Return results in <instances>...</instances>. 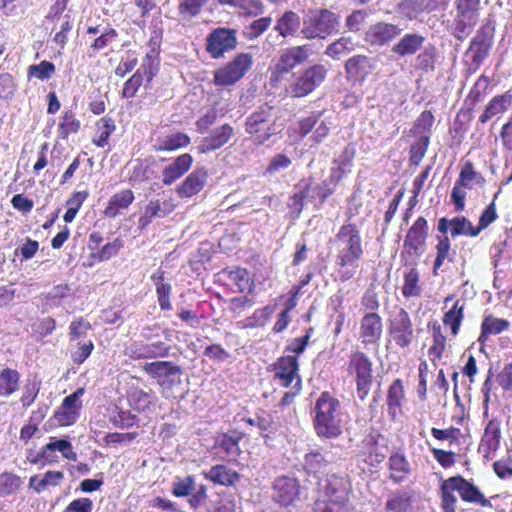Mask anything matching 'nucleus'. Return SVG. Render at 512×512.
<instances>
[{
    "label": "nucleus",
    "mask_w": 512,
    "mask_h": 512,
    "mask_svg": "<svg viewBox=\"0 0 512 512\" xmlns=\"http://www.w3.org/2000/svg\"><path fill=\"white\" fill-rule=\"evenodd\" d=\"M312 54V46L307 43L282 49L277 62L270 67L271 82L276 85L283 81L294 68L307 63Z\"/></svg>",
    "instance_id": "obj_8"
},
{
    "label": "nucleus",
    "mask_w": 512,
    "mask_h": 512,
    "mask_svg": "<svg viewBox=\"0 0 512 512\" xmlns=\"http://www.w3.org/2000/svg\"><path fill=\"white\" fill-rule=\"evenodd\" d=\"M238 31L229 27L212 29L205 38V51L212 59L224 58L238 46Z\"/></svg>",
    "instance_id": "obj_13"
},
{
    "label": "nucleus",
    "mask_w": 512,
    "mask_h": 512,
    "mask_svg": "<svg viewBox=\"0 0 512 512\" xmlns=\"http://www.w3.org/2000/svg\"><path fill=\"white\" fill-rule=\"evenodd\" d=\"M350 220V218L348 219ZM335 246L334 280L347 282L355 277L364 257L365 249L359 227L350 221L341 225L330 240Z\"/></svg>",
    "instance_id": "obj_1"
},
{
    "label": "nucleus",
    "mask_w": 512,
    "mask_h": 512,
    "mask_svg": "<svg viewBox=\"0 0 512 512\" xmlns=\"http://www.w3.org/2000/svg\"><path fill=\"white\" fill-rule=\"evenodd\" d=\"M347 372L354 378L358 398L364 401L370 393L374 380L371 359L360 350L352 352L349 356Z\"/></svg>",
    "instance_id": "obj_9"
},
{
    "label": "nucleus",
    "mask_w": 512,
    "mask_h": 512,
    "mask_svg": "<svg viewBox=\"0 0 512 512\" xmlns=\"http://www.w3.org/2000/svg\"><path fill=\"white\" fill-rule=\"evenodd\" d=\"M272 25L270 16H263L253 20L249 25L245 26L243 31L244 37L248 40H255L262 36Z\"/></svg>",
    "instance_id": "obj_59"
},
{
    "label": "nucleus",
    "mask_w": 512,
    "mask_h": 512,
    "mask_svg": "<svg viewBox=\"0 0 512 512\" xmlns=\"http://www.w3.org/2000/svg\"><path fill=\"white\" fill-rule=\"evenodd\" d=\"M253 56L247 52L234 55L226 63L213 71V84L216 87L229 88L240 82L252 69Z\"/></svg>",
    "instance_id": "obj_7"
},
{
    "label": "nucleus",
    "mask_w": 512,
    "mask_h": 512,
    "mask_svg": "<svg viewBox=\"0 0 512 512\" xmlns=\"http://www.w3.org/2000/svg\"><path fill=\"white\" fill-rule=\"evenodd\" d=\"M512 106V93L506 91L503 94L494 96L485 106L483 113L479 116V122L487 123L492 117L505 113Z\"/></svg>",
    "instance_id": "obj_40"
},
{
    "label": "nucleus",
    "mask_w": 512,
    "mask_h": 512,
    "mask_svg": "<svg viewBox=\"0 0 512 512\" xmlns=\"http://www.w3.org/2000/svg\"><path fill=\"white\" fill-rule=\"evenodd\" d=\"M375 60L366 55H355L345 62L347 79L363 82L375 69Z\"/></svg>",
    "instance_id": "obj_28"
},
{
    "label": "nucleus",
    "mask_w": 512,
    "mask_h": 512,
    "mask_svg": "<svg viewBox=\"0 0 512 512\" xmlns=\"http://www.w3.org/2000/svg\"><path fill=\"white\" fill-rule=\"evenodd\" d=\"M64 480V473L62 471L49 470L40 475H33L29 479V488L36 493L43 492L48 486H59Z\"/></svg>",
    "instance_id": "obj_48"
},
{
    "label": "nucleus",
    "mask_w": 512,
    "mask_h": 512,
    "mask_svg": "<svg viewBox=\"0 0 512 512\" xmlns=\"http://www.w3.org/2000/svg\"><path fill=\"white\" fill-rule=\"evenodd\" d=\"M401 31L402 29L395 24L380 21L369 27L365 40L371 45L384 46L396 39Z\"/></svg>",
    "instance_id": "obj_27"
},
{
    "label": "nucleus",
    "mask_w": 512,
    "mask_h": 512,
    "mask_svg": "<svg viewBox=\"0 0 512 512\" xmlns=\"http://www.w3.org/2000/svg\"><path fill=\"white\" fill-rule=\"evenodd\" d=\"M340 15L326 8L309 9L303 17L301 36L306 40H324L338 31Z\"/></svg>",
    "instance_id": "obj_4"
},
{
    "label": "nucleus",
    "mask_w": 512,
    "mask_h": 512,
    "mask_svg": "<svg viewBox=\"0 0 512 512\" xmlns=\"http://www.w3.org/2000/svg\"><path fill=\"white\" fill-rule=\"evenodd\" d=\"M424 41L425 37L420 34L407 33L392 47V52L400 57L414 55Z\"/></svg>",
    "instance_id": "obj_43"
},
{
    "label": "nucleus",
    "mask_w": 512,
    "mask_h": 512,
    "mask_svg": "<svg viewBox=\"0 0 512 512\" xmlns=\"http://www.w3.org/2000/svg\"><path fill=\"white\" fill-rule=\"evenodd\" d=\"M115 121L108 116L100 118L95 124V135L92 143L98 148H104L109 144V139L115 131Z\"/></svg>",
    "instance_id": "obj_51"
},
{
    "label": "nucleus",
    "mask_w": 512,
    "mask_h": 512,
    "mask_svg": "<svg viewBox=\"0 0 512 512\" xmlns=\"http://www.w3.org/2000/svg\"><path fill=\"white\" fill-rule=\"evenodd\" d=\"M209 0H180L177 13L180 21L188 22L197 17Z\"/></svg>",
    "instance_id": "obj_53"
},
{
    "label": "nucleus",
    "mask_w": 512,
    "mask_h": 512,
    "mask_svg": "<svg viewBox=\"0 0 512 512\" xmlns=\"http://www.w3.org/2000/svg\"><path fill=\"white\" fill-rule=\"evenodd\" d=\"M193 164V157L189 153L177 156L171 164L162 170V183L170 186L184 176Z\"/></svg>",
    "instance_id": "obj_34"
},
{
    "label": "nucleus",
    "mask_w": 512,
    "mask_h": 512,
    "mask_svg": "<svg viewBox=\"0 0 512 512\" xmlns=\"http://www.w3.org/2000/svg\"><path fill=\"white\" fill-rule=\"evenodd\" d=\"M321 115V112H312L309 116L300 118L293 130L296 137L298 139H304L308 134L313 133Z\"/></svg>",
    "instance_id": "obj_63"
},
{
    "label": "nucleus",
    "mask_w": 512,
    "mask_h": 512,
    "mask_svg": "<svg viewBox=\"0 0 512 512\" xmlns=\"http://www.w3.org/2000/svg\"><path fill=\"white\" fill-rule=\"evenodd\" d=\"M234 136L235 128L229 123H224L202 138L197 146V151L199 154H209L217 151L228 144Z\"/></svg>",
    "instance_id": "obj_25"
},
{
    "label": "nucleus",
    "mask_w": 512,
    "mask_h": 512,
    "mask_svg": "<svg viewBox=\"0 0 512 512\" xmlns=\"http://www.w3.org/2000/svg\"><path fill=\"white\" fill-rule=\"evenodd\" d=\"M80 127L81 121L77 118L76 113L72 109H66L58 125L59 136L62 139H67L70 135L76 134Z\"/></svg>",
    "instance_id": "obj_54"
},
{
    "label": "nucleus",
    "mask_w": 512,
    "mask_h": 512,
    "mask_svg": "<svg viewBox=\"0 0 512 512\" xmlns=\"http://www.w3.org/2000/svg\"><path fill=\"white\" fill-rule=\"evenodd\" d=\"M363 445L364 449L360 453L362 461L369 467L377 468L385 460V453L373 437L365 439Z\"/></svg>",
    "instance_id": "obj_49"
},
{
    "label": "nucleus",
    "mask_w": 512,
    "mask_h": 512,
    "mask_svg": "<svg viewBox=\"0 0 512 512\" xmlns=\"http://www.w3.org/2000/svg\"><path fill=\"white\" fill-rule=\"evenodd\" d=\"M176 208V204L173 199L170 198L168 200L163 201L160 200H150L145 206L144 213L140 216L138 220V228L143 231L145 230L156 217H166L171 214Z\"/></svg>",
    "instance_id": "obj_31"
},
{
    "label": "nucleus",
    "mask_w": 512,
    "mask_h": 512,
    "mask_svg": "<svg viewBox=\"0 0 512 512\" xmlns=\"http://www.w3.org/2000/svg\"><path fill=\"white\" fill-rule=\"evenodd\" d=\"M244 433L236 429L219 433L215 437L214 448L219 449L228 457L237 458L241 454L240 442Z\"/></svg>",
    "instance_id": "obj_33"
},
{
    "label": "nucleus",
    "mask_w": 512,
    "mask_h": 512,
    "mask_svg": "<svg viewBox=\"0 0 512 512\" xmlns=\"http://www.w3.org/2000/svg\"><path fill=\"white\" fill-rule=\"evenodd\" d=\"M301 494L302 487L294 476H278L272 483V499L281 507L295 506Z\"/></svg>",
    "instance_id": "obj_17"
},
{
    "label": "nucleus",
    "mask_w": 512,
    "mask_h": 512,
    "mask_svg": "<svg viewBox=\"0 0 512 512\" xmlns=\"http://www.w3.org/2000/svg\"><path fill=\"white\" fill-rule=\"evenodd\" d=\"M387 334L389 342L399 349H408L414 342V325L404 308H399L389 315Z\"/></svg>",
    "instance_id": "obj_10"
},
{
    "label": "nucleus",
    "mask_w": 512,
    "mask_h": 512,
    "mask_svg": "<svg viewBox=\"0 0 512 512\" xmlns=\"http://www.w3.org/2000/svg\"><path fill=\"white\" fill-rule=\"evenodd\" d=\"M476 24L474 15H461L457 13L455 18L454 36L456 39L463 41L473 30Z\"/></svg>",
    "instance_id": "obj_62"
},
{
    "label": "nucleus",
    "mask_w": 512,
    "mask_h": 512,
    "mask_svg": "<svg viewBox=\"0 0 512 512\" xmlns=\"http://www.w3.org/2000/svg\"><path fill=\"white\" fill-rule=\"evenodd\" d=\"M443 303L447 308L442 316V325L448 330L452 338H456L465 320L466 303L455 294H449L444 298Z\"/></svg>",
    "instance_id": "obj_19"
},
{
    "label": "nucleus",
    "mask_w": 512,
    "mask_h": 512,
    "mask_svg": "<svg viewBox=\"0 0 512 512\" xmlns=\"http://www.w3.org/2000/svg\"><path fill=\"white\" fill-rule=\"evenodd\" d=\"M458 492L465 503L474 504L482 508H492L491 500L485 496L481 489L472 481L461 475L451 476L441 481L439 486L440 507L443 512H457Z\"/></svg>",
    "instance_id": "obj_2"
},
{
    "label": "nucleus",
    "mask_w": 512,
    "mask_h": 512,
    "mask_svg": "<svg viewBox=\"0 0 512 512\" xmlns=\"http://www.w3.org/2000/svg\"><path fill=\"white\" fill-rule=\"evenodd\" d=\"M429 6V0H402L398 9L399 12L409 20L416 19Z\"/></svg>",
    "instance_id": "obj_58"
},
{
    "label": "nucleus",
    "mask_w": 512,
    "mask_h": 512,
    "mask_svg": "<svg viewBox=\"0 0 512 512\" xmlns=\"http://www.w3.org/2000/svg\"><path fill=\"white\" fill-rule=\"evenodd\" d=\"M303 18L293 10H285L278 15L273 26V30L278 36L287 38H296L301 35Z\"/></svg>",
    "instance_id": "obj_26"
},
{
    "label": "nucleus",
    "mask_w": 512,
    "mask_h": 512,
    "mask_svg": "<svg viewBox=\"0 0 512 512\" xmlns=\"http://www.w3.org/2000/svg\"><path fill=\"white\" fill-rule=\"evenodd\" d=\"M124 247V241L122 238L117 237L112 242H108L101 247L96 253L90 255L91 258L97 262L107 261L119 254L121 249Z\"/></svg>",
    "instance_id": "obj_61"
},
{
    "label": "nucleus",
    "mask_w": 512,
    "mask_h": 512,
    "mask_svg": "<svg viewBox=\"0 0 512 512\" xmlns=\"http://www.w3.org/2000/svg\"><path fill=\"white\" fill-rule=\"evenodd\" d=\"M388 479L394 484H402L412 473V467L405 453L401 450L390 454L387 462Z\"/></svg>",
    "instance_id": "obj_29"
},
{
    "label": "nucleus",
    "mask_w": 512,
    "mask_h": 512,
    "mask_svg": "<svg viewBox=\"0 0 512 512\" xmlns=\"http://www.w3.org/2000/svg\"><path fill=\"white\" fill-rule=\"evenodd\" d=\"M435 258L432 266V274L438 276L444 272L445 263H453L456 252L452 249L448 236H436Z\"/></svg>",
    "instance_id": "obj_35"
},
{
    "label": "nucleus",
    "mask_w": 512,
    "mask_h": 512,
    "mask_svg": "<svg viewBox=\"0 0 512 512\" xmlns=\"http://www.w3.org/2000/svg\"><path fill=\"white\" fill-rule=\"evenodd\" d=\"M207 179L208 170L206 168L195 169L177 186L176 192L182 199L192 198L204 189Z\"/></svg>",
    "instance_id": "obj_32"
},
{
    "label": "nucleus",
    "mask_w": 512,
    "mask_h": 512,
    "mask_svg": "<svg viewBox=\"0 0 512 512\" xmlns=\"http://www.w3.org/2000/svg\"><path fill=\"white\" fill-rule=\"evenodd\" d=\"M430 236V227L424 216L417 217L405 234L400 261L402 265L418 264L420 257L427 248V240Z\"/></svg>",
    "instance_id": "obj_5"
},
{
    "label": "nucleus",
    "mask_w": 512,
    "mask_h": 512,
    "mask_svg": "<svg viewBox=\"0 0 512 512\" xmlns=\"http://www.w3.org/2000/svg\"><path fill=\"white\" fill-rule=\"evenodd\" d=\"M191 142L190 137L184 132H176L159 138L154 146L156 152H173L187 147Z\"/></svg>",
    "instance_id": "obj_45"
},
{
    "label": "nucleus",
    "mask_w": 512,
    "mask_h": 512,
    "mask_svg": "<svg viewBox=\"0 0 512 512\" xmlns=\"http://www.w3.org/2000/svg\"><path fill=\"white\" fill-rule=\"evenodd\" d=\"M350 502L334 501L330 499L317 498L313 504V512H351Z\"/></svg>",
    "instance_id": "obj_60"
},
{
    "label": "nucleus",
    "mask_w": 512,
    "mask_h": 512,
    "mask_svg": "<svg viewBox=\"0 0 512 512\" xmlns=\"http://www.w3.org/2000/svg\"><path fill=\"white\" fill-rule=\"evenodd\" d=\"M238 506L233 494L216 493L206 503V512H237Z\"/></svg>",
    "instance_id": "obj_47"
},
{
    "label": "nucleus",
    "mask_w": 512,
    "mask_h": 512,
    "mask_svg": "<svg viewBox=\"0 0 512 512\" xmlns=\"http://www.w3.org/2000/svg\"><path fill=\"white\" fill-rule=\"evenodd\" d=\"M134 199V192L131 189H123L110 197L103 213L108 218H115L127 210Z\"/></svg>",
    "instance_id": "obj_41"
},
{
    "label": "nucleus",
    "mask_w": 512,
    "mask_h": 512,
    "mask_svg": "<svg viewBox=\"0 0 512 512\" xmlns=\"http://www.w3.org/2000/svg\"><path fill=\"white\" fill-rule=\"evenodd\" d=\"M494 41V28L489 24L482 25L472 38L466 51L471 58L474 71L478 70L489 57Z\"/></svg>",
    "instance_id": "obj_16"
},
{
    "label": "nucleus",
    "mask_w": 512,
    "mask_h": 512,
    "mask_svg": "<svg viewBox=\"0 0 512 512\" xmlns=\"http://www.w3.org/2000/svg\"><path fill=\"white\" fill-rule=\"evenodd\" d=\"M272 107L264 104L252 112L245 120V131L254 136L258 144H264L275 133V123L270 122L272 116Z\"/></svg>",
    "instance_id": "obj_15"
},
{
    "label": "nucleus",
    "mask_w": 512,
    "mask_h": 512,
    "mask_svg": "<svg viewBox=\"0 0 512 512\" xmlns=\"http://www.w3.org/2000/svg\"><path fill=\"white\" fill-rule=\"evenodd\" d=\"M405 396L406 393L402 379H394L389 385L386 395L387 411L391 419H395L402 413Z\"/></svg>",
    "instance_id": "obj_37"
},
{
    "label": "nucleus",
    "mask_w": 512,
    "mask_h": 512,
    "mask_svg": "<svg viewBox=\"0 0 512 512\" xmlns=\"http://www.w3.org/2000/svg\"><path fill=\"white\" fill-rule=\"evenodd\" d=\"M443 327L437 320L430 321L427 324L428 332L432 338V344L428 348V357L434 366H437L442 359L447 347V336Z\"/></svg>",
    "instance_id": "obj_30"
},
{
    "label": "nucleus",
    "mask_w": 512,
    "mask_h": 512,
    "mask_svg": "<svg viewBox=\"0 0 512 512\" xmlns=\"http://www.w3.org/2000/svg\"><path fill=\"white\" fill-rule=\"evenodd\" d=\"M413 503V491L398 489L392 491L386 499L385 512H410Z\"/></svg>",
    "instance_id": "obj_42"
},
{
    "label": "nucleus",
    "mask_w": 512,
    "mask_h": 512,
    "mask_svg": "<svg viewBox=\"0 0 512 512\" xmlns=\"http://www.w3.org/2000/svg\"><path fill=\"white\" fill-rule=\"evenodd\" d=\"M328 465V461L319 451L307 453L304 457V469L309 474L322 473Z\"/></svg>",
    "instance_id": "obj_64"
},
{
    "label": "nucleus",
    "mask_w": 512,
    "mask_h": 512,
    "mask_svg": "<svg viewBox=\"0 0 512 512\" xmlns=\"http://www.w3.org/2000/svg\"><path fill=\"white\" fill-rule=\"evenodd\" d=\"M171 346L164 341L147 343L134 341L125 349V355L132 360L165 358L170 355Z\"/></svg>",
    "instance_id": "obj_23"
},
{
    "label": "nucleus",
    "mask_w": 512,
    "mask_h": 512,
    "mask_svg": "<svg viewBox=\"0 0 512 512\" xmlns=\"http://www.w3.org/2000/svg\"><path fill=\"white\" fill-rule=\"evenodd\" d=\"M383 334V320L377 312H366L360 319L358 340L364 347L378 346Z\"/></svg>",
    "instance_id": "obj_21"
},
{
    "label": "nucleus",
    "mask_w": 512,
    "mask_h": 512,
    "mask_svg": "<svg viewBox=\"0 0 512 512\" xmlns=\"http://www.w3.org/2000/svg\"><path fill=\"white\" fill-rule=\"evenodd\" d=\"M20 373L6 367L0 370V397L7 398L19 390Z\"/></svg>",
    "instance_id": "obj_50"
},
{
    "label": "nucleus",
    "mask_w": 512,
    "mask_h": 512,
    "mask_svg": "<svg viewBox=\"0 0 512 512\" xmlns=\"http://www.w3.org/2000/svg\"><path fill=\"white\" fill-rule=\"evenodd\" d=\"M274 379L278 380L282 387L292 386L293 390L300 392L302 380L299 375V361L297 356L285 355L279 357L272 365Z\"/></svg>",
    "instance_id": "obj_18"
},
{
    "label": "nucleus",
    "mask_w": 512,
    "mask_h": 512,
    "mask_svg": "<svg viewBox=\"0 0 512 512\" xmlns=\"http://www.w3.org/2000/svg\"><path fill=\"white\" fill-rule=\"evenodd\" d=\"M20 476L12 472H2L0 474V497L15 495L22 486Z\"/></svg>",
    "instance_id": "obj_56"
},
{
    "label": "nucleus",
    "mask_w": 512,
    "mask_h": 512,
    "mask_svg": "<svg viewBox=\"0 0 512 512\" xmlns=\"http://www.w3.org/2000/svg\"><path fill=\"white\" fill-rule=\"evenodd\" d=\"M327 73L326 66L320 63L292 73L291 79L284 87L285 95L290 98L306 97L325 81Z\"/></svg>",
    "instance_id": "obj_6"
},
{
    "label": "nucleus",
    "mask_w": 512,
    "mask_h": 512,
    "mask_svg": "<svg viewBox=\"0 0 512 512\" xmlns=\"http://www.w3.org/2000/svg\"><path fill=\"white\" fill-rule=\"evenodd\" d=\"M143 371L155 379L162 389V393H168L181 383L182 368L172 361H154L146 363Z\"/></svg>",
    "instance_id": "obj_14"
},
{
    "label": "nucleus",
    "mask_w": 512,
    "mask_h": 512,
    "mask_svg": "<svg viewBox=\"0 0 512 512\" xmlns=\"http://www.w3.org/2000/svg\"><path fill=\"white\" fill-rule=\"evenodd\" d=\"M501 438V421L498 418L490 419L485 425L484 432L481 436L478 445V453L481 454L485 460H492L500 448Z\"/></svg>",
    "instance_id": "obj_24"
},
{
    "label": "nucleus",
    "mask_w": 512,
    "mask_h": 512,
    "mask_svg": "<svg viewBox=\"0 0 512 512\" xmlns=\"http://www.w3.org/2000/svg\"><path fill=\"white\" fill-rule=\"evenodd\" d=\"M152 281L155 284L157 300L161 310L168 311L172 309L170 295L172 286L170 283H165V272L158 269L152 276Z\"/></svg>",
    "instance_id": "obj_46"
},
{
    "label": "nucleus",
    "mask_w": 512,
    "mask_h": 512,
    "mask_svg": "<svg viewBox=\"0 0 512 512\" xmlns=\"http://www.w3.org/2000/svg\"><path fill=\"white\" fill-rule=\"evenodd\" d=\"M417 265L418 264L403 265L407 269L403 273V285L401 287V293L406 299L420 297L423 292L420 272L417 268Z\"/></svg>",
    "instance_id": "obj_39"
},
{
    "label": "nucleus",
    "mask_w": 512,
    "mask_h": 512,
    "mask_svg": "<svg viewBox=\"0 0 512 512\" xmlns=\"http://www.w3.org/2000/svg\"><path fill=\"white\" fill-rule=\"evenodd\" d=\"M351 482L348 475H327L318 498L350 502Z\"/></svg>",
    "instance_id": "obj_22"
},
{
    "label": "nucleus",
    "mask_w": 512,
    "mask_h": 512,
    "mask_svg": "<svg viewBox=\"0 0 512 512\" xmlns=\"http://www.w3.org/2000/svg\"><path fill=\"white\" fill-rule=\"evenodd\" d=\"M84 392V388H78L63 399L53 416L59 426H71L77 422L83 406L81 397Z\"/></svg>",
    "instance_id": "obj_20"
},
{
    "label": "nucleus",
    "mask_w": 512,
    "mask_h": 512,
    "mask_svg": "<svg viewBox=\"0 0 512 512\" xmlns=\"http://www.w3.org/2000/svg\"><path fill=\"white\" fill-rule=\"evenodd\" d=\"M509 328L510 322L507 319L498 318L493 314L485 315L480 325V334L477 341L481 346H484L491 336L499 335Z\"/></svg>",
    "instance_id": "obj_36"
},
{
    "label": "nucleus",
    "mask_w": 512,
    "mask_h": 512,
    "mask_svg": "<svg viewBox=\"0 0 512 512\" xmlns=\"http://www.w3.org/2000/svg\"><path fill=\"white\" fill-rule=\"evenodd\" d=\"M276 306L267 305L256 309L251 316L246 317L240 322L243 329H254L264 327L274 313Z\"/></svg>",
    "instance_id": "obj_52"
},
{
    "label": "nucleus",
    "mask_w": 512,
    "mask_h": 512,
    "mask_svg": "<svg viewBox=\"0 0 512 512\" xmlns=\"http://www.w3.org/2000/svg\"><path fill=\"white\" fill-rule=\"evenodd\" d=\"M46 408H38L31 413L28 422L21 428L19 439L25 444L36 434L39 430V424L45 418Z\"/></svg>",
    "instance_id": "obj_55"
},
{
    "label": "nucleus",
    "mask_w": 512,
    "mask_h": 512,
    "mask_svg": "<svg viewBox=\"0 0 512 512\" xmlns=\"http://www.w3.org/2000/svg\"><path fill=\"white\" fill-rule=\"evenodd\" d=\"M203 476L213 484L225 487L234 486L240 480V474L224 464L213 465L203 472Z\"/></svg>",
    "instance_id": "obj_38"
},
{
    "label": "nucleus",
    "mask_w": 512,
    "mask_h": 512,
    "mask_svg": "<svg viewBox=\"0 0 512 512\" xmlns=\"http://www.w3.org/2000/svg\"><path fill=\"white\" fill-rule=\"evenodd\" d=\"M484 184L485 178L475 170L473 162L466 161L451 191V201L455 211L463 212L465 210L467 196L465 189L472 190L475 186H483Z\"/></svg>",
    "instance_id": "obj_12"
},
{
    "label": "nucleus",
    "mask_w": 512,
    "mask_h": 512,
    "mask_svg": "<svg viewBox=\"0 0 512 512\" xmlns=\"http://www.w3.org/2000/svg\"><path fill=\"white\" fill-rule=\"evenodd\" d=\"M452 229H450V235L452 238L459 236L477 237L476 227L472 222L465 216H456L451 218Z\"/></svg>",
    "instance_id": "obj_57"
},
{
    "label": "nucleus",
    "mask_w": 512,
    "mask_h": 512,
    "mask_svg": "<svg viewBox=\"0 0 512 512\" xmlns=\"http://www.w3.org/2000/svg\"><path fill=\"white\" fill-rule=\"evenodd\" d=\"M313 426L317 436L335 439L343 433L342 406L338 398L323 391L313 408Z\"/></svg>",
    "instance_id": "obj_3"
},
{
    "label": "nucleus",
    "mask_w": 512,
    "mask_h": 512,
    "mask_svg": "<svg viewBox=\"0 0 512 512\" xmlns=\"http://www.w3.org/2000/svg\"><path fill=\"white\" fill-rule=\"evenodd\" d=\"M156 396L139 387L131 388L127 393L129 405L138 412H147L155 405Z\"/></svg>",
    "instance_id": "obj_44"
},
{
    "label": "nucleus",
    "mask_w": 512,
    "mask_h": 512,
    "mask_svg": "<svg viewBox=\"0 0 512 512\" xmlns=\"http://www.w3.org/2000/svg\"><path fill=\"white\" fill-rule=\"evenodd\" d=\"M56 452H60L67 460L76 461L77 459V454L69 440L50 437L49 442L42 446L38 452L33 450L28 452L27 461L32 465H52L59 462Z\"/></svg>",
    "instance_id": "obj_11"
}]
</instances>
